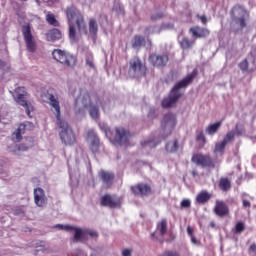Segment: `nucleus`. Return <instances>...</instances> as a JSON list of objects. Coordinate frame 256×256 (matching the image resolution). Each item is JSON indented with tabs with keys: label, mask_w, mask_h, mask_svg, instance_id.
I'll list each match as a JSON object with an SVG mask.
<instances>
[{
	"label": "nucleus",
	"mask_w": 256,
	"mask_h": 256,
	"mask_svg": "<svg viewBox=\"0 0 256 256\" xmlns=\"http://www.w3.org/2000/svg\"><path fill=\"white\" fill-rule=\"evenodd\" d=\"M66 15L68 18V24H69V31H68V37L70 43H77V29L79 32H85L87 33V25L85 24V17L77 8L70 7L66 11Z\"/></svg>",
	"instance_id": "1"
},
{
	"label": "nucleus",
	"mask_w": 256,
	"mask_h": 256,
	"mask_svg": "<svg viewBox=\"0 0 256 256\" xmlns=\"http://www.w3.org/2000/svg\"><path fill=\"white\" fill-rule=\"evenodd\" d=\"M198 71L195 69L191 74H188L184 79L175 84L168 97L164 98L161 105L163 109H170L175 106L181 97L180 89L188 87L193 79L197 77Z\"/></svg>",
	"instance_id": "2"
},
{
	"label": "nucleus",
	"mask_w": 256,
	"mask_h": 256,
	"mask_svg": "<svg viewBox=\"0 0 256 256\" xmlns=\"http://www.w3.org/2000/svg\"><path fill=\"white\" fill-rule=\"evenodd\" d=\"M46 98L48 99V103L51 107L52 113H54L56 117L57 127L59 129V135L61 141L65 139V122L61 119V106L59 105V99L55 97V95L51 93L46 94Z\"/></svg>",
	"instance_id": "3"
},
{
	"label": "nucleus",
	"mask_w": 256,
	"mask_h": 256,
	"mask_svg": "<svg viewBox=\"0 0 256 256\" xmlns=\"http://www.w3.org/2000/svg\"><path fill=\"white\" fill-rule=\"evenodd\" d=\"M14 101H16L17 105L24 107L26 111V115L31 117V112L35 110L33 104L29 100H27V91L25 87H18L15 89Z\"/></svg>",
	"instance_id": "4"
},
{
	"label": "nucleus",
	"mask_w": 256,
	"mask_h": 256,
	"mask_svg": "<svg viewBox=\"0 0 256 256\" xmlns=\"http://www.w3.org/2000/svg\"><path fill=\"white\" fill-rule=\"evenodd\" d=\"M132 194L136 197H149L154 194L151 184L140 182L130 187Z\"/></svg>",
	"instance_id": "5"
},
{
	"label": "nucleus",
	"mask_w": 256,
	"mask_h": 256,
	"mask_svg": "<svg viewBox=\"0 0 256 256\" xmlns=\"http://www.w3.org/2000/svg\"><path fill=\"white\" fill-rule=\"evenodd\" d=\"M22 35L26 43L27 51H29V53H35V51H37V43L35 42V37H33L29 24L22 26Z\"/></svg>",
	"instance_id": "6"
},
{
	"label": "nucleus",
	"mask_w": 256,
	"mask_h": 256,
	"mask_svg": "<svg viewBox=\"0 0 256 256\" xmlns=\"http://www.w3.org/2000/svg\"><path fill=\"white\" fill-rule=\"evenodd\" d=\"M167 232L168 223L166 218H163L157 223L156 230L151 233V239L162 244L164 243V236L167 234Z\"/></svg>",
	"instance_id": "7"
},
{
	"label": "nucleus",
	"mask_w": 256,
	"mask_h": 256,
	"mask_svg": "<svg viewBox=\"0 0 256 256\" xmlns=\"http://www.w3.org/2000/svg\"><path fill=\"white\" fill-rule=\"evenodd\" d=\"M177 125L176 115L173 113H167L161 121V128L164 133L171 135Z\"/></svg>",
	"instance_id": "8"
},
{
	"label": "nucleus",
	"mask_w": 256,
	"mask_h": 256,
	"mask_svg": "<svg viewBox=\"0 0 256 256\" xmlns=\"http://www.w3.org/2000/svg\"><path fill=\"white\" fill-rule=\"evenodd\" d=\"M191 162L202 168H215V164L210 155H204L201 153L193 154Z\"/></svg>",
	"instance_id": "9"
},
{
	"label": "nucleus",
	"mask_w": 256,
	"mask_h": 256,
	"mask_svg": "<svg viewBox=\"0 0 256 256\" xmlns=\"http://www.w3.org/2000/svg\"><path fill=\"white\" fill-rule=\"evenodd\" d=\"M231 15L233 20L236 22V24H239L241 28H245L247 26L246 24V10L240 6L236 5L231 10Z\"/></svg>",
	"instance_id": "10"
},
{
	"label": "nucleus",
	"mask_w": 256,
	"mask_h": 256,
	"mask_svg": "<svg viewBox=\"0 0 256 256\" xmlns=\"http://www.w3.org/2000/svg\"><path fill=\"white\" fill-rule=\"evenodd\" d=\"M130 138H131V134L128 130H126L123 127L115 128L114 143L120 146H123V145L127 146Z\"/></svg>",
	"instance_id": "11"
},
{
	"label": "nucleus",
	"mask_w": 256,
	"mask_h": 256,
	"mask_svg": "<svg viewBox=\"0 0 256 256\" xmlns=\"http://www.w3.org/2000/svg\"><path fill=\"white\" fill-rule=\"evenodd\" d=\"M121 203V198L112 196L110 194H105L100 200V205L102 207H108L110 209L120 208Z\"/></svg>",
	"instance_id": "12"
},
{
	"label": "nucleus",
	"mask_w": 256,
	"mask_h": 256,
	"mask_svg": "<svg viewBox=\"0 0 256 256\" xmlns=\"http://www.w3.org/2000/svg\"><path fill=\"white\" fill-rule=\"evenodd\" d=\"M32 122H24L22 124H19L16 131L12 134V141H15V143H21L23 140V135H25V130L29 129L30 131L34 128Z\"/></svg>",
	"instance_id": "13"
},
{
	"label": "nucleus",
	"mask_w": 256,
	"mask_h": 256,
	"mask_svg": "<svg viewBox=\"0 0 256 256\" xmlns=\"http://www.w3.org/2000/svg\"><path fill=\"white\" fill-rule=\"evenodd\" d=\"M99 179L103 183V188L104 189H110L112 188L114 181H115V175L113 172L106 171L104 169H101L98 172Z\"/></svg>",
	"instance_id": "14"
},
{
	"label": "nucleus",
	"mask_w": 256,
	"mask_h": 256,
	"mask_svg": "<svg viewBox=\"0 0 256 256\" xmlns=\"http://www.w3.org/2000/svg\"><path fill=\"white\" fill-rule=\"evenodd\" d=\"M34 203L37 207H45L47 205V196L43 188L38 187L34 189Z\"/></svg>",
	"instance_id": "15"
},
{
	"label": "nucleus",
	"mask_w": 256,
	"mask_h": 256,
	"mask_svg": "<svg viewBox=\"0 0 256 256\" xmlns=\"http://www.w3.org/2000/svg\"><path fill=\"white\" fill-rule=\"evenodd\" d=\"M214 213L216 216L223 218L229 215L230 210L228 205L223 200H216Z\"/></svg>",
	"instance_id": "16"
},
{
	"label": "nucleus",
	"mask_w": 256,
	"mask_h": 256,
	"mask_svg": "<svg viewBox=\"0 0 256 256\" xmlns=\"http://www.w3.org/2000/svg\"><path fill=\"white\" fill-rule=\"evenodd\" d=\"M88 139H90L89 148L93 154L99 153L100 149V139L99 136L93 131L88 132Z\"/></svg>",
	"instance_id": "17"
},
{
	"label": "nucleus",
	"mask_w": 256,
	"mask_h": 256,
	"mask_svg": "<svg viewBox=\"0 0 256 256\" xmlns=\"http://www.w3.org/2000/svg\"><path fill=\"white\" fill-rule=\"evenodd\" d=\"M189 32L191 33L192 37H194V39H204L210 35V31L207 28L199 26L191 27Z\"/></svg>",
	"instance_id": "18"
},
{
	"label": "nucleus",
	"mask_w": 256,
	"mask_h": 256,
	"mask_svg": "<svg viewBox=\"0 0 256 256\" xmlns=\"http://www.w3.org/2000/svg\"><path fill=\"white\" fill-rule=\"evenodd\" d=\"M168 61L169 57L167 54H151L149 56V63H151V65H166Z\"/></svg>",
	"instance_id": "19"
},
{
	"label": "nucleus",
	"mask_w": 256,
	"mask_h": 256,
	"mask_svg": "<svg viewBox=\"0 0 256 256\" xmlns=\"http://www.w3.org/2000/svg\"><path fill=\"white\" fill-rule=\"evenodd\" d=\"M65 142L66 146H73L75 145V143H77V137L75 136V132H73V129L68 124H66L65 128Z\"/></svg>",
	"instance_id": "20"
},
{
	"label": "nucleus",
	"mask_w": 256,
	"mask_h": 256,
	"mask_svg": "<svg viewBox=\"0 0 256 256\" xmlns=\"http://www.w3.org/2000/svg\"><path fill=\"white\" fill-rule=\"evenodd\" d=\"M178 43L183 51H189L195 45V40H190L188 37L183 36Z\"/></svg>",
	"instance_id": "21"
},
{
	"label": "nucleus",
	"mask_w": 256,
	"mask_h": 256,
	"mask_svg": "<svg viewBox=\"0 0 256 256\" xmlns=\"http://www.w3.org/2000/svg\"><path fill=\"white\" fill-rule=\"evenodd\" d=\"M211 197L212 196L209 192H207L206 190H203L200 193H198L196 197V202L199 205H204L211 199Z\"/></svg>",
	"instance_id": "22"
},
{
	"label": "nucleus",
	"mask_w": 256,
	"mask_h": 256,
	"mask_svg": "<svg viewBox=\"0 0 256 256\" xmlns=\"http://www.w3.org/2000/svg\"><path fill=\"white\" fill-rule=\"evenodd\" d=\"M79 102L82 103L84 109H88L91 107V95H89V93H85L83 96H79L76 99V105L79 104Z\"/></svg>",
	"instance_id": "23"
},
{
	"label": "nucleus",
	"mask_w": 256,
	"mask_h": 256,
	"mask_svg": "<svg viewBox=\"0 0 256 256\" xmlns=\"http://www.w3.org/2000/svg\"><path fill=\"white\" fill-rule=\"evenodd\" d=\"M221 125H222V120L208 125L206 127V134L209 136L216 135L219 129L221 128Z\"/></svg>",
	"instance_id": "24"
},
{
	"label": "nucleus",
	"mask_w": 256,
	"mask_h": 256,
	"mask_svg": "<svg viewBox=\"0 0 256 256\" xmlns=\"http://www.w3.org/2000/svg\"><path fill=\"white\" fill-rule=\"evenodd\" d=\"M46 39L47 41H59L61 39V31L57 28L49 30L46 33Z\"/></svg>",
	"instance_id": "25"
},
{
	"label": "nucleus",
	"mask_w": 256,
	"mask_h": 256,
	"mask_svg": "<svg viewBox=\"0 0 256 256\" xmlns=\"http://www.w3.org/2000/svg\"><path fill=\"white\" fill-rule=\"evenodd\" d=\"M232 185H231V181L229 178L227 177H221L219 180V189L222 192H229L231 189Z\"/></svg>",
	"instance_id": "26"
},
{
	"label": "nucleus",
	"mask_w": 256,
	"mask_h": 256,
	"mask_svg": "<svg viewBox=\"0 0 256 256\" xmlns=\"http://www.w3.org/2000/svg\"><path fill=\"white\" fill-rule=\"evenodd\" d=\"M86 234H85V229L81 228H74V242H83L86 241Z\"/></svg>",
	"instance_id": "27"
},
{
	"label": "nucleus",
	"mask_w": 256,
	"mask_h": 256,
	"mask_svg": "<svg viewBox=\"0 0 256 256\" xmlns=\"http://www.w3.org/2000/svg\"><path fill=\"white\" fill-rule=\"evenodd\" d=\"M146 40L143 36L135 35L132 39V47L134 49H139L140 47H144Z\"/></svg>",
	"instance_id": "28"
},
{
	"label": "nucleus",
	"mask_w": 256,
	"mask_h": 256,
	"mask_svg": "<svg viewBox=\"0 0 256 256\" xmlns=\"http://www.w3.org/2000/svg\"><path fill=\"white\" fill-rule=\"evenodd\" d=\"M33 145H35V140L33 139V137H28L26 138V142L22 143L18 146L19 151H27L29 149H31V147H33Z\"/></svg>",
	"instance_id": "29"
},
{
	"label": "nucleus",
	"mask_w": 256,
	"mask_h": 256,
	"mask_svg": "<svg viewBox=\"0 0 256 256\" xmlns=\"http://www.w3.org/2000/svg\"><path fill=\"white\" fill-rule=\"evenodd\" d=\"M179 148V144L177 140L169 141L166 143L165 149L168 153L173 154L176 153Z\"/></svg>",
	"instance_id": "30"
},
{
	"label": "nucleus",
	"mask_w": 256,
	"mask_h": 256,
	"mask_svg": "<svg viewBox=\"0 0 256 256\" xmlns=\"http://www.w3.org/2000/svg\"><path fill=\"white\" fill-rule=\"evenodd\" d=\"M195 140L198 143L200 149L204 148L207 144L206 136L204 135V132L202 130L197 132Z\"/></svg>",
	"instance_id": "31"
},
{
	"label": "nucleus",
	"mask_w": 256,
	"mask_h": 256,
	"mask_svg": "<svg viewBox=\"0 0 256 256\" xmlns=\"http://www.w3.org/2000/svg\"><path fill=\"white\" fill-rule=\"evenodd\" d=\"M89 32L90 35H97L99 32V25L97 24V20L95 18H91L89 20Z\"/></svg>",
	"instance_id": "32"
},
{
	"label": "nucleus",
	"mask_w": 256,
	"mask_h": 256,
	"mask_svg": "<svg viewBox=\"0 0 256 256\" xmlns=\"http://www.w3.org/2000/svg\"><path fill=\"white\" fill-rule=\"evenodd\" d=\"M52 55L58 63H65V52L59 49H56L52 52Z\"/></svg>",
	"instance_id": "33"
},
{
	"label": "nucleus",
	"mask_w": 256,
	"mask_h": 256,
	"mask_svg": "<svg viewBox=\"0 0 256 256\" xmlns=\"http://www.w3.org/2000/svg\"><path fill=\"white\" fill-rule=\"evenodd\" d=\"M46 22L48 25H51L52 27H59V21H57V18H55V14L51 12L47 13Z\"/></svg>",
	"instance_id": "34"
},
{
	"label": "nucleus",
	"mask_w": 256,
	"mask_h": 256,
	"mask_svg": "<svg viewBox=\"0 0 256 256\" xmlns=\"http://www.w3.org/2000/svg\"><path fill=\"white\" fill-rule=\"evenodd\" d=\"M225 142L222 140L221 142H218L215 144L214 153L215 154H224L225 148H226Z\"/></svg>",
	"instance_id": "35"
},
{
	"label": "nucleus",
	"mask_w": 256,
	"mask_h": 256,
	"mask_svg": "<svg viewBox=\"0 0 256 256\" xmlns=\"http://www.w3.org/2000/svg\"><path fill=\"white\" fill-rule=\"evenodd\" d=\"M236 132L234 130L229 131L223 138V142L228 145L229 143L233 142L235 140Z\"/></svg>",
	"instance_id": "36"
},
{
	"label": "nucleus",
	"mask_w": 256,
	"mask_h": 256,
	"mask_svg": "<svg viewBox=\"0 0 256 256\" xmlns=\"http://www.w3.org/2000/svg\"><path fill=\"white\" fill-rule=\"evenodd\" d=\"M65 59L66 65H75V63H77V58L71 54L66 53Z\"/></svg>",
	"instance_id": "37"
},
{
	"label": "nucleus",
	"mask_w": 256,
	"mask_h": 256,
	"mask_svg": "<svg viewBox=\"0 0 256 256\" xmlns=\"http://www.w3.org/2000/svg\"><path fill=\"white\" fill-rule=\"evenodd\" d=\"M246 197H248L250 200H253V197L249 196L248 194H243L242 196L243 208H250L251 202Z\"/></svg>",
	"instance_id": "38"
},
{
	"label": "nucleus",
	"mask_w": 256,
	"mask_h": 256,
	"mask_svg": "<svg viewBox=\"0 0 256 256\" xmlns=\"http://www.w3.org/2000/svg\"><path fill=\"white\" fill-rule=\"evenodd\" d=\"M90 116L92 119H99V107L91 106L90 107Z\"/></svg>",
	"instance_id": "39"
},
{
	"label": "nucleus",
	"mask_w": 256,
	"mask_h": 256,
	"mask_svg": "<svg viewBox=\"0 0 256 256\" xmlns=\"http://www.w3.org/2000/svg\"><path fill=\"white\" fill-rule=\"evenodd\" d=\"M85 234H86V240H87L88 236H90L92 238H98L99 237V233H97V231L92 230V229H85Z\"/></svg>",
	"instance_id": "40"
},
{
	"label": "nucleus",
	"mask_w": 256,
	"mask_h": 256,
	"mask_svg": "<svg viewBox=\"0 0 256 256\" xmlns=\"http://www.w3.org/2000/svg\"><path fill=\"white\" fill-rule=\"evenodd\" d=\"M245 230V224L243 222H238L235 226V233L241 234Z\"/></svg>",
	"instance_id": "41"
},
{
	"label": "nucleus",
	"mask_w": 256,
	"mask_h": 256,
	"mask_svg": "<svg viewBox=\"0 0 256 256\" xmlns=\"http://www.w3.org/2000/svg\"><path fill=\"white\" fill-rule=\"evenodd\" d=\"M191 207V202L189 199H183L181 202V208L189 209Z\"/></svg>",
	"instance_id": "42"
},
{
	"label": "nucleus",
	"mask_w": 256,
	"mask_h": 256,
	"mask_svg": "<svg viewBox=\"0 0 256 256\" xmlns=\"http://www.w3.org/2000/svg\"><path fill=\"white\" fill-rule=\"evenodd\" d=\"M164 16L162 12H157L151 15V20L156 21Z\"/></svg>",
	"instance_id": "43"
},
{
	"label": "nucleus",
	"mask_w": 256,
	"mask_h": 256,
	"mask_svg": "<svg viewBox=\"0 0 256 256\" xmlns=\"http://www.w3.org/2000/svg\"><path fill=\"white\" fill-rule=\"evenodd\" d=\"M161 256H180L177 251H165Z\"/></svg>",
	"instance_id": "44"
},
{
	"label": "nucleus",
	"mask_w": 256,
	"mask_h": 256,
	"mask_svg": "<svg viewBox=\"0 0 256 256\" xmlns=\"http://www.w3.org/2000/svg\"><path fill=\"white\" fill-rule=\"evenodd\" d=\"M130 65H142V63H141L140 59L137 56H135L130 61Z\"/></svg>",
	"instance_id": "45"
},
{
	"label": "nucleus",
	"mask_w": 256,
	"mask_h": 256,
	"mask_svg": "<svg viewBox=\"0 0 256 256\" xmlns=\"http://www.w3.org/2000/svg\"><path fill=\"white\" fill-rule=\"evenodd\" d=\"M196 17L201 20V22L206 25L207 24V17L205 15H199L197 14Z\"/></svg>",
	"instance_id": "46"
},
{
	"label": "nucleus",
	"mask_w": 256,
	"mask_h": 256,
	"mask_svg": "<svg viewBox=\"0 0 256 256\" xmlns=\"http://www.w3.org/2000/svg\"><path fill=\"white\" fill-rule=\"evenodd\" d=\"M249 251H250V252H253V253L256 255V244H255V243H253V244L250 245Z\"/></svg>",
	"instance_id": "47"
},
{
	"label": "nucleus",
	"mask_w": 256,
	"mask_h": 256,
	"mask_svg": "<svg viewBox=\"0 0 256 256\" xmlns=\"http://www.w3.org/2000/svg\"><path fill=\"white\" fill-rule=\"evenodd\" d=\"M122 256H131V250L130 249H124L122 251Z\"/></svg>",
	"instance_id": "48"
},
{
	"label": "nucleus",
	"mask_w": 256,
	"mask_h": 256,
	"mask_svg": "<svg viewBox=\"0 0 256 256\" xmlns=\"http://www.w3.org/2000/svg\"><path fill=\"white\" fill-rule=\"evenodd\" d=\"M142 67H145V66H142V65H131L130 66L132 71H136V69H142Z\"/></svg>",
	"instance_id": "49"
},
{
	"label": "nucleus",
	"mask_w": 256,
	"mask_h": 256,
	"mask_svg": "<svg viewBox=\"0 0 256 256\" xmlns=\"http://www.w3.org/2000/svg\"><path fill=\"white\" fill-rule=\"evenodd\" d=\"M35 245H36L37 248L38 247H45V241H39Z\"/></svg>",
	"instance_id": "50"
},
{
	"label": "nucleus",
	"mask_w": 256,
	"mask_h": 256,
	"mask_svg": "<svg viewBox=\"0 0 256 256\" xmlns=\"http://www.w3.org/2000/svg\"><path fill=\"white\" fill-rule=\"evenodd\" d=\"M187 233L189 234L190 237H193V228L190 226L187 227Z\"/></svg>",
	"instance_id": "51"
},
{
	"label": "nucleus",
	"mask_w": 256,
	"mask_h": 256,
	"mask_svg": "<svg viewBox=\"0 0 256 256\" xmlns=\"http://www.w3.org/2000/svg\"><path fill=\"white\" fill-rule=\"evenodd\" d=\"M44 3H48V5H53V3H57V0H43Z\"/></svg>",
	"instance_id": "52"
},
{
	"label": "nucleus",
	"mask_w": 256,
	"mask_h": 256,
	"mask_svg": "<svg viewBox=\"0 0 256 256\" xmlns=\"http://www.w3.org/2000/svg\"><path fill=\"white\" fill-rule=\"evenodd\" d=\"M191 241L194 244H199V241L194 236L191 237Z\"/></svg>",
	"instance_id": "53"
},
{
	"label": "nucleus",
	"mask_w": 256,
	"mask_h": 256,
	"mask_svg": "<svg viewBox=\"0 0 256 256\" xmlns=\"http://www.w3.org/2000/svg\"><path fill=\"white\" fill-rule=\"evenodd\" d=\"M55 228L56 229H65V225L58 224V225L55 226Z\"/></svg>",
	"instance_id": "54"
},
{
	"label": "nucleus",
	"mask_w": 256,
	"mask_h": 256,
	"mask_svg": "<svg viewBox=\"0 0 256 256\" xmlns=\"http://www.w3.org/2000/svg\"><path fill=\"white\" fill-rule=\"evenodd\" d=\"M191 174H192V176H193V177L198 176V172H197V170H192Z\"/></svg>",
	"instance_id": "55"
},
{
	"label": "nucleus",
	"mask_w": 256,
	"mask_h": 256,
	"mask_svg": "<svg viewBox=\"0 0 256 256\" xmlns=\"http://www.w3.org/2000/svg\"><path fill=\"white\" fill-rule=\"evenodd\" d=\"M236 131H237V136H242V131L238 130V125H236Z\"/></svg>",
	"instance_id": "56"
},
{
	"label": "nucleus",
	"mask_w": 256,
	"mask_h": 256,
	"mask_svg": "<svg viewBox=\"0 0 256 256\" xmlns=\"http://www.w3.org/2000/svg\"><path fill=\"white\" fill-rule=\"evenodd\" d=\"M65 230L69 231V230H73V227L69 226V225H65Z\"/></svg>",
	"instance_id": "57"
},
{
	"label": "nucleus",
	"mask_w": 256,
	"mask_h": 256,
	"mask_svg": "<svg viewBox=\"0 0 256 256\" xmlns=\"http://www.w3.org/2000/svg\"><path fill=\"white\" fill-rule=\"evenodd\" d=\"M247 67V65L241 66L242 71H246Z\"/></svg>",
	"instance_id": "58"
},
{
	"label": "nucleus",
	"mask_w": 256,
	"mask_h": 256,
	"mask_svg": "<svg viewBox=\"0 0 256 256\" xmlns=\"http://www.w3.org/2000/svg\"><path fill=\"white\" fill-rule=\"evenodd\" d=\"M87 65H93V61L87 60Z\"/></svg>",
	"instance_id": "59"
},
{
	"label": "nucleus",
	"mask_w": 256,
	"mask_h": 256,
	"mask_svg": "<svg viewBox=\"0 0 256 256\" xmlns=\"http://www.w3.org/2000/svg\"><path fill=\"white\" fill-rule=\"evenodd\" d=\"M210 227H211V228H214V227H215V223H214V222H211V223H210Z\"/></svg>",
	"instance_id": "60"
},
{
	"label": "nucleus",
	"mask_w": 256,
	"mask_h": 256,
	"mask_svg": "<svg viewBox=\"0 0 256 256\" xmlns=\"http://www.w3.org/2000/svg\"><path fill=\"white\" fill-rule=\"evenodd\" d=\"M79 113H81V109H80V110H78V111H76V114H79Z\"/></svg>",
	"instance_id": "61"
}]
</instances>
